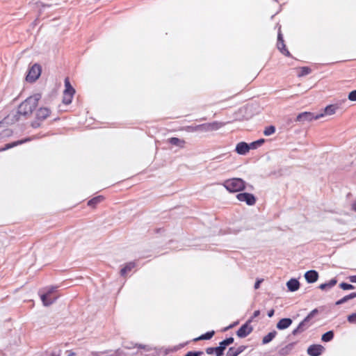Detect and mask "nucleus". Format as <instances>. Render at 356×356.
I'll return each mask as SVG.
<instances>
[{"label":"nucleus","instance_id":"obj_40","mask_svg":"<svg viewBox=\"0 0 356 356\" xmlns=\"http://www.w3.org/2000/svg\"><path fill=\"white\" fill-rule=\"evenodd\" d=\"M206 353L209 355H211L213 353L216 354V348L209 347L206 349Z\"/></svg>","mask_w":356,"mask_h":356},{"label":"nucleus","instance_id":"obj_12","mask_svg":"<svg viewBox=\"0 0 356 356\" xmlns=\"http://www.w3.org/2000/svg\"><path fill=\"white\" fill-rule=\"evenodd\" d=\"M234 342V338L229 337L227 338L220 343V346L216 348V356H222L223 355V351L226 348L227 346L232 344Z\"/></svg>","mask_w":356,"mask_h":356},{"label":"nucleus","instance_id":"obj_1","mask_svg":"<svg viewBox=\"0 0 356 356\" xmlns=\"http://www.w3.org/2000/svg\"><path fill=\"white\" fill-rule=\"evenodd\" d=\"M41 95L36 93L29 96L17 107V111L8 115L3 121L7 124H14L23 118H29L38 106Z\"/></svg>","mask_w":356,"mask_h":356},{"label":"nucleus","instance_id":"obj_6","mask_svg":"<svg viewBox=\"0 0 356 356\" xmlns=\"http://www.w3.org/2000/svg\"><path fill=\"white\" fill-rule=\"evenodd\" d=\"M41 67L38 64H34L29 70L26 80L29 82L35 81L41 74Z\"/></svg>","mask_w":356,"mask_h":356},{"label":"nucleus","instance_id":"obj_32","mask_svg":"<svg viewBox=\"0 0 356 356\" xmlns=\"http://www.w3.org/2000/svg\"><path fill=\"white\" fill-rule=\"evenodd\" d=\"M339 287L343 290H351L355 288V286L350 284H348L346 282H342L339 284Z\"/></svg>","mask_w":356,"mask_h":356},{"label":"nucleus","instance_id":"obj_24","mask_svg":"<svg viewBox=\"0 0 356 356\" xmlns=\"http://www.w3.org/2000/svg\"><path fill=\"white\" fill-rule=\"evenodd\" d=\"M276 335H277V332L275 330L269 332L268 334H266V336H264L263 337V339H262L263 344H266V343H268L269 342H270L275 337Z\"/></svg>","mask_w":356,"mask_h":356},{"label":"nucleus","instance_id":"obj_35","mask_svg":"<svg viewBox=\"0 0 356 356\" xmlns=\"http://www.w3.org/2000/svg\"><path fill=\"white\" fill-rule=\"evenodd\" d=\"M293 344L289 343L287 346H286L284 348L281 350L282 352H284L285 353H289L291 350L293 349Z\"/></svg>","mask_w":356,"mask_h":356},{"label":"nucleus","instance_id":"obj_15","mask_svg":"<svg viewBox=\"0 0 356 356\" xmlns=\"http://www.w3.org/2000/svg\"><path fill=\"white\" fill-rule=\"evenodd\" d=\"M105 200V197L103 196V195H97L93 198H92L91 200H90L87 204L88 207L92 208V209H95L97 207V206L100 204L101 202H102L104 200Z\"/></svg>","mask_w":356,"mask_h":356},{"label":"nucleus","instance_id":"obj_2","mask_svg":"<svg viewBox=\"0 0 356 356\" xmlns=\"http://www.w3.org/2000/svg\"><path fill=\"white\" fill-rule=\"evenodd\" d=\"M222 185L230 193L242 191L245 188V182L240 178L228 179Z\"/></svg>","mask_w":356,"mask_h":356},{"label":"nucleus","instance_id":"obj_3","mask_svg":"<svg viewBox=\"0 0 356 356\" xmlns=\"http://www.w3.org/2000/svg\"><path fill=\"white\" fill-rule=\"evenodd\" d=\"M51 111L48 107H40L35 113V118L31 122V127L33 128L40 127L42 122L51 115Z\"/></svg>","mask_w":356,"mask_h":356},{"label":"nucleus","instance_id":"obj_31","mask_svg":"<svg viewBox=\"0 0 356 356\" xmlns=\"http://www.w3.org/2000/svg\"><path fill=\"white\" fill-rule=\"evenodd\" d=\"M275 132V128L274 126H269L265 128L264 134L265 136H270Z\"/></svg>","mask_w":356,"mask_h":356},{"label":"nucleus","instance_id":"obj_20","mask_svg":"<svg viewBox=\"0 0 356 356\" xmlns=\"http://www.w3.org/2000/svg\"><path fill=\"white\" fill-rule=\"evenodd\" d=\"M29 140H30L29 138H26L24 140H17V141H15V142H13V143H8L3 147L0 149V152H3V151H5V150H7V149H8L10 148L14 147H15L17 145H22L24 143H25L26 141H29Z\"/></svg>","mask_w":356,"mask_h":356},{"label":"nucleus","instance_id":"obj_28","mask_svg":"<svg viewBox=\"0 0 356 356\" xmlns=\"http://www.w3.org/2000/svg\"><path fill=\"white\" fill-rule=\"evenodd\" d=\"M333 338L334 332L332 331H328L322 335L321 340L324 342H328L332 341Z\"/></svg>","mask_w":356,"mask_h":356},{"label":"nucleus","instance_id":"obj_34","mask_svg":"<svg viewBox=\"0 0 356 356\" xmlns=\"http://www.w3.org/2000/svg\"><path fill=\"white\" fill-rule=\"evenodd\" d=\"M347 319L350 323H356V312L349 315Z\"/></svg>","mask_w":356,"mask_h":356},{"label":"nucleus","instance_id":"obj_22","mask_svg":"<svg viewBox=\"0 0 356 356\" xmlns=\"http://www.w3.org/2000/svg\"><path fill=\"white\" fill-rule=\"evenodd\" d=\"M337 279L334 278V279L330 280L327 283H323V284H320L318 287L321 290H327V289H331L333 286H334L337 284Z\"/></svg>","mask_w":356,"mask_h":356},{"label":"nucleus","instance_id":"obj_37","mask_svg":"<svg viewBox=\"0 0 356 356\" xmlns=\"http://www.w3.org/2000/svg\"><path fill=\"white\" fill-rule=\"evenodd\" d=\"M348 99L350 101H356V90L351 91L348 95Z\"/></svg>","mask_w":356,"mask_h":356},{"label":"nucleus","instance_id":"obj_17","mask_svg":"<svg viewBox=\"0 0 356 356\" xmlns=\"http://www.w3.org/2000/svg\"><path fill=\"white\" fill-rule=\"evenodd\" d=\"M168 141L171 145L179 147L181 148L184 147L186 144V141L184 139H180L176 137L170 138Z\"/></svg>","mask_w":356,"mask_h":356},{"label":"nucleus","instance_id":"obj_8","mask_svg":"<svg viewBox=\"0 0 356 356\" xmlns=\"http://www.w3.org/2000/svg\"><path fill=\"white\" fill-rule=\"evenodd\" d=\"M236 198L240 202H244L249 206L256 203V197L254 195L248 193H241L236 195Z\"/></svg>","mask_w":356,"mask_h":356},{"label":"nucleus","instance_id":"obj_41","mask_svg":"<svg viewBox=\"0 0 356 356\" xmlns=\"http://www.w3.org/2000/svg\"><path fill=\"white\" fill-rule=\"evenodd\" d=\"M263 282V279L258 280L254 284V289H258L260 286V284Z\"/></svg>","mask_w":356,"mask_h":356},{"label":"nucleus","instance_id":"obj_36","mask_svg":"<svg viewBox=\"0 0 356 356\" xmlns=\"http://www.w3.org/2000/svg\"><path fill=\"white\" fill-rule=\"evenodd\" d=\"M197 131H207V123L197 125Z\"/></svg>","mask_w":356,"mask_h":356},{"label":"nucleus","instance_id":"obj_43","mask_svg":"<svg viewBox=\"0 0 356 356\" xmlns=\"http://www.w3.org/2000/svg\"><path fill=\"white\" fill-rule=\"evenodd\" d=\"M260 314V311L259 310H256L253 313V315L252 316V318L250 319H252V321L253 320V318H257V316H259Z\"/></svg>","mask_w":356,"mask_h":356},{"label":"nucleus","instance_id":"obj_18","mask_svg":"<svg viewBox=\"0 0 356 356\" xmlns=\"http://www.w3.org/2000/svg\"><path fill=\"white\" fill-rule=\"evenodd\" d=\"M286 286L290 291H296L300 288V283L296 279H291L287 282Z\"/></svg>","mask_w":356,"mask_h":356},{"label":"nucleus","instance_id":"obj_26","mask_svg":"<svg viewBox=\"0 0 356 356\" xmlns=\"http://www.w3.org/2000/svg\"><path fill=\"white\" fill-rule=\"evenodd\" d=\"M223 126V124L218 122L207 123V131L218 130Z\"/></svg>","mask_w":356,"mask_h":356},{"label":"nucleus","instance_id":"obj_48","mask_svg":"<svg viewBox=\"0 0 356 356\" xmlns=\"http://www.w3.org/2000/svg\"><path fill=\"white\" fill-rule=\"evenodd\" d=\"M352 209L356 211V200L352 204Z\"/></svg>","mask_w":356,"mask_h":356},{"label":"nucleus","instance_id":"obj_27","mask_svg":"<svg viewBox=\"0 0 356 356\" xmlns=\"http://www.w3.org/2000/svg\"><path fill=\"white\" fill-rule=\"evenodd\" d=\"M337 108H338V107L336 105H332V104L328 105L325 108V111L323 114H324V116L325 115H333L336 113V111Z\"/></svg>","mask_w":356,"mask_h":356},{"label":"nucleus","instance_id":"obj_4","mask_svg":"<svg viewBox=\"0 0 356 356\" xmlns=\"http://www.w3.org/2000/svg\"><path fill=\"white\" fill-rule=\"evenodd\" d=\"M318 313V310L316 309H313L304 319L302 321L298 327L294 329L292 332V334L293 335H296L299 333H301L304 332L305 330H307L310 324L309 321L312 319V318Z\"/></svg>","mask_w":356,"mask_h":356},{"label":"nucleus","instance_id":"obj_30","mask_svg":"<svg viewBox=\"0 0 356 356\" xmlns=\"http://www.w3.org/2000/svg\"><path fill=\"white\" fill-rule=\"evenodd\" d=\"M74 95L70 94L63 93V102L66 105H69L72 103Z\"/></svg>","mask_w":356,"mask_h":356},{"label":"nucleus","instance_id":"obj_14","mask_svg":"<svg viewBox=\"0 0 356 356\" xmlns=\"http://www.w3.org/2000/svg\"><path fill=\"white\" fill-rule=\"evenodd\" d=\"M236 152L241 155H245L249 152L248 144L245 142H240L236 146Z\"/></svg>","mask_w":356,"mask_h":356},{"label":"nucleus","instance_id":"obj_42","mask_svg":"<svg viewBox=\"0 0 356 356\" xmlns=\"http://www.w3.org/2000/svg\"><path fill=\"white\" fill-rule=\"evenodd\" d=\"M248 147H249V150L250 149H256L257 147V143L255 141L252 142L248 145Z\"/></svg>","mask_w":356,"mask_h":356},{"label":"nucleus","instance_id":"obj_44","mask_svg":"<svg viewBox=\"0 0 356 356\" xmlns=\"http://www.w3.org/2000/svg\"><path fill=\"white\" fill-rule=\"evenodd\" d=\"M344 302H345V300H344V298H342L341 299H340V300H337V301L335 302V305H341V304H343V303H344Z\"/></svg>","mask_w":356,"mask_h":356},{"label":"nucleus","instance_id":"obj_7","mask_svg":"<svg viewBox=\"0 0 356 356\" xmlns=\"http://www.w3.org/2000/svg\"><path fill=\"white\" fill-rule=\"evenodd\" d=\"M324 114H318L314 115L312 113L310 112H303L298 115L296 118L297 122H305V121H312L313 120H318L321 118H323Z\"/></svg>","mask_w":356,"mask_h":356},{"label":"nucleus","instance_id":"obj_38","mask_svg":"<svg viewBox=\"0 0 356 356\" xmlns=\"http://www.w3.org/2000/svg\"><path fill=\"white\" fill-rule=\"evenodd\" d=\"M356 298V292L351 293L346 296L343 297L345 302H347L348 300Z\"/></svg>","mask_w":356,"mask_h":356},{"label":"nucleus","instance_id":"obj_45","mask_svg":"<svg viewBox=\"0 0 356 356\" xmlns=\"http://www.w3.org/2000/svg\"><path fill=\"white\" fill-rule=\"evenodd\" d=\"M274 313H275V311L274 309H270L268 313V317H272L273 315H274Z\"/></svg>","mask_w":356,"mask_h":356},{"label":"nucleus","instance_id":"obj_25","mask_svg":"<svg viewBox=\"0 0 356 356\" xmlns=\"http://www.w3.org/2000/svg\"><path fill=\"white\" fill-rule=\"evenodd\" d=\"M243 350V348L242 346L235 348L234 347L229 348V350L227 353V356H237Z\"/></svg>","mask_w":356,"mask_h":356},{"label":"nucleus","instance_id":"obj_19","mask_svg":"<svg viewBox=\"0 0 356 356\" xmlns=\"http://www.w3.org/2000/svg\"><path fill=\"white\" fill-rule=\"evenodd\" d=\"M63 93L70 94L72 95H74L75 94V90L71 85L68 77H66L65 79V90L63 91Z\"/></svg>","mask_w":356,"mask_h":356},{"label":"nucleus","instance_id":"obj_10","mask_svg":"<svg viewBox=\"0 0 356 356\" xmlns=\"http://www.w3.org/2000/svg\"><path fill=\"white\" fill-rule=\"evenodd\" d=\"M277 47V49L280 50V51L283 55H284L285 56H287V57L291 56V53L286 47V44H284V40L283 39L282 34L281 31H280L278 33Z\"/></svg>","mask_w":356,"mask_h":356},{"label":"nucleus","instance_id":"obj_23","mask_svg":"<svg viewBox=\"0 0 356 356\" xmlns=\"http://www.w3.org/2000/svg\"><path fill=\"white\" fill-rule=\"evenodd\" d=\"M215 334V332L213 330L207 332V333L202 334L201 336L195 338L193 341H197L200 340H209L211 339L213 335Z\"/></svg>","mask_w":356,"mask_h":356},{"label":"nucleus","instance_id":"obj_21","mask_svg":"<svg viewBox=\"0 0 356 356\" xmlns=\"http://www.w3.org/2000/svg\"><path fill=\"white\" fill-rule=\"evenodd\" d=\"M136 264L134 262H129L120 270V275L125 276L127 273L130 272L134 268H135Z\"/></svg>","mask_w":356,"mask_h":356},{"label":"nucleus","instance_id":"obj_11","mask_svg":"<svg viewBox=\"0 0 356 356\" xmlns=\"http://www.w3.org/2000/svg\"><path fill=\"white\" fill-rule=\"evenodd\" d=\"M325 348L322 345L313 344L308 347L307 354L311 356H319L324 351Z\"/></svg>","mask_w":356,"mask_h":356},{"label":"nucleus","instance_id":"obj_13","mask_svg":"<svg viewBox=\"0 0 356 356\" xmlns=\"http://www.w3.org/2000/svg\"><path fill=\"white\" fill-rule=\"evenodd\" d=\"M305 277L308 283H314L318 280V273L314 270H311L305 273Z\"/></svg>","mask_w":356,"mask_h":356},{"label":"nucleus","instance_id":"obj_9","mask_svg":"<svg viewBox=\"0 0 356 356\" xmlns=\"http://www.w3.org/2000/svg\"><path fill=\"white\" fill-rule=\"evenodd\" d=\"M252 319H249L238 330L236 334L239 338H244L252 332L253 328L250 325Z\"/></svg>","mask_w":356,"mask_h":356},{"label":"nucleus","instance_id":"obj_33","mask_svg":"<svg viewBox=\"0 0 356 356\" xmlns=\"http://www.w3.org/2000/svg\"><path fill=\"white\" fill-rule=\"evenodd\" d=\"M203 354L202 351H189L185 356H201Z\"/></svg>","mask_w":356,"mask_h":356},{"label":"nucleus","instance_id":"obj_5","mask_svg":"<svg viewBox=\"0 0 356 356\" xmlns=\"http://www.w3.org/2000/svg\"><path fill=\"white\" fill-rule=\"evenodd\" d=\"M54 290V287H51L45 293L40 295L41 300L44 306H49L58 298V296L53 294Z\"/></svg>","mask_w":356,"mask_h":356},{"label":"nucleus","instance_id":"obj_29","mask_svg":"<svg viewBox=\"0 0 356 356\" xmlns=\"http://www.w3.org/2000/svg\"><path fill=\"white\" fill-rule=\"evenodd\" d=\"M311 72V69L308 67H302L298 70V76H302L309 74Z\"/></svg>","mask_w":356,"mask_h":356},{"label":"nucleus","instance_id":"obj_46","mask_svg":"<svg viewBox=\"0 0 356 356\" xmlns=\"http://www.w3.org/2000/svg\"><path fill=\"white\" fill-rule=\"evenodd\" d=\"M255 142L257 143V145L259 146V145H261V144L264 143V139H260V140H257Z\"/></svg>","mask_w":356,"mask_h":356},{"label":"nucleus","instance_id":"obj_16","mask_svg":"<svg viewBox=\"0 0 356 356\" xmlns=\"http://www.w3.org/2000/svg\"><path fill=\"white\" fill-rule=\"evenodd\" d=\"M292 324V320L289 318L280 319L277 323V328L279 330H284L288 328Z\"/></svg>","mask_w":356,"mask_h":356},{"label":"nucleus","instance_id":"obj_47","mask_svg":"<svg viewBox=\"0 0 356 356\" xmlns=\"http://www.w3.org/2000/svg\"><path fill=\"white\" fill-rule=\"evenodd\" d=\"M350 280L352 282L356 283V275L355 276H351L350 277Z\"/></svg>","mask_w":356,"mask_h":356},{"label":"nucleus","instance_id":"obj_39","mask_svg":"<svg viewBox=\"0 0 356 356\" xmlns=\"http://www.w3.org/2000/svg\"><path fill=\"white\" fill-rule=\"evenodd\" d=\"M183 129L186 131H197V126H188Z\"/></svg>","mask_w":356,"mask_h":356}]
</instances>
